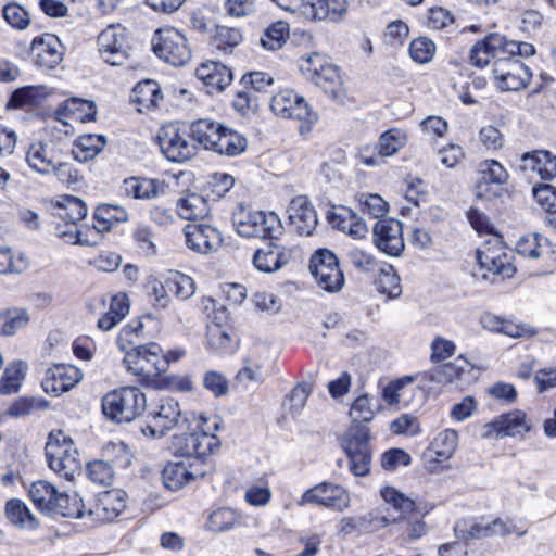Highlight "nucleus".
I'll return each mask as SVG.
<instances>
[{"label": "nucleus", "mask_w": 556, "mask_h": 556, "mask_svg": "<svg viewBox=\"0 0 556 556\" xmlns=\"http://www.w3.org/2000/svg\"><path fill=\"white\" fill-rule=\"evenodd\" d=\"M28 265V260L23 253H15L10 248H0V275L21 274Z\"/></svg>", "instance_id": "09e8293b"}, {"label": "nucleus", "mask_w": 556, "mask_h": 556, "mask_svg": "<svg viewBox=\"0 0 556 556\" xmlns=\"http://www.w3.org/2000/svg\"><path fill=\"white\" fill-rule=\"evenodd\" d=\"M405 143V132L400 129H390L380 136L378 144L374 148H362L358 159L368 167L381 166L384 164V157L395 154Z\"/></svg>", "instance_id": "dca6fc26"}, {"label": "nucleus", "mask_w": 556, "mask_h": 556, "mask_svg": "<svg viewBox=\"0 0 556 556\" xmlns=\"http://www.w3.org/2000/svg\"><path fill=\"white\" fill-rule=\"evenodd\" d=\"M262 99L260 96L254 94V90H245L237 93L233 100V108L243 116H251L256 114Z\"/></svg>", "instance_id": "e2e57ef3"}, {"label": "nucleus", "mask_w": 556, "mask_h": 556, "mask_svg": "<svg viewBox=\"0 0 556 556\" xmlns=\"http://www.w3.org/2000/svg\"><path fill=\"white\" fill-rule=\"evenodd\" d=\"M326 0H302L298 12L311 21H323L329 17Z\"/></svg>", "instance_id": "69168bd1"}, {"label": "nucleus", "mask_w": 556, "mask_h": 556, "mask_svg": "<svg viewBox=\"0 0 556 556\" xmlns=\"http://www.w3.org/2000/svg\"><path fill=\"white\" fill-rule=\"evenodd\" d=\"M53 215L75 228L74 230L60 231L59 236L74 235L75 243L88 244V241L81 238V230L77 228V223L87 215V206L79 198L68 194L60 197L55 201Z\"/></svg>", "instance_id": "a211bd4d"}, {"label": "nucleus", "mask_w": 556, "mask_h": 556, "mask_svg": "<svg viewBox=\"0 0 556 556\" xmlns=\"http://www.w3.org/2000/svg\"><path fill=\"white\" fill-rule=\"evenodd\" d=\"M149 416L151 421L141 428V432L151 438L162 437L174 428L185 429L191 419V415H184L178 401L170 396L161 397Z\"/></svg>", "instance_id": "0eeeda50"}, {"label": "nucleus", "mask_w": 556, "mask_h": 556, "mask_svg": "<svg viewBox=\"0 0 556 556\" xmlns=\"http://www.w3.org/2000/svg\"><path fill=\"white\" fill-rule=\"evenodd\" d=\"M123 363L127 371L137 376L141 382L149 383L167 370L169 358L164 356L157 343L151 342L126 351Z\"/></svg>", "instance_id": "7ed1b4c3"}, {"label": "nucleus", "mask_w": 556, "mask_h": 556, "mask_svg": "<svg viewBox=\"0 0 556 556\" xmlns=\"http://www.w3.org/2000/svg\"><path fill=\"white\" fill-rule=\"evenodd\" d=\"M520 168L536 172L542 179L551 180L556 177V156L543 150L525 153L520 159Z\"/></svg>", "instance_id": "cd10ccee"}, {"label": "nucleus", "mask_w": 556, "mask_h": 556, "mask_svg": "<svg viewBox=\"0 0 556 556\" xmlns=\"http://www.w3.org/2000/svg\"><path fill=\"white\" fill-rule=\"evenodd\" d=\"M153 52L174 66H182L191 59L187 38L175 27H163L155 30L152 37Z\"/></svg>", "instance_id": "9d476101"}, {"label": "nucleus", "mask_w": 556, "mask_h": 556, "mask_svg": "<svg viewBox=\"0 0 556 556\" xmlns=\"http://www.w3.org/2000/svg\"><path fill=\"white\" fill-rule=\"evenodd\" d=\"M106 141L100 135H83L75 142L73 154L79 162H88L102 151Z\"/></svg>", "instance_id": "79ce46f5"}, {"label": "nucleus", "mask_w": 556, "mask_h": 556, "mask_svg": "<svg viewBox=\"0 0 556 556\" xmlns=\"http://www.w3.org/2000/svg\"><path fill=\"white\" fill-rule=\"evenodd\" d=\"M204 471L191 470L185 462L168 463L162 472L163 484L170 491H178L197 477H203Z\"/></svg>", "instance_id": "7c9ffc66"}, {"label": "nucleus", "mask_w": 556, "mask_h": 556, "mask_svg": "<svg viewBox=\"0 0 556 556\" xmlns=\"http://www.w3.org/2000/svg\"><path fill=\"white\" fill-rule=\"evenodd\" d=\"M508 179V173L504 166L495 160H486L480 164L479 179L482 181L495 182L500 186Z\"/></svg>", "instance_id": "4d7b16f0"}, {"label": "nucleus", "mask_w": 556, "mask_h": 556, "mask_svg": "<svg viewBox=\"0 0 556 556\" xmlns=\"http://www.w3.org/2000/svg\"><path fill=\"white\" fill-rule=\"evenodd\" d=\"M372 241L384 254L400 256L405 248L402 223L394 218L379 219L372 228Z\"/></svg>", "instance_id": "f3484780"}, {"label": "nucleus", "mask_w": 556, "mask_h": 556, "mask_svg": "<svg viewBox=\"0 0 556 556\" xmlns=\"http://www.w3.org/2000/svg\"><path fill=\"white\" fill-rule=\"evenodd\" d=\"M161 99V88L154 80L141 81L132 90V100L141 106L140 111L156 108Z\"/></svg>", "instance_id": "c03bdc74"}, {"label": "nucleus", "mask_w": 556, "mask_h": 556, "mask_svg": "<svg viewBox=\"0 0 556 556\" xmlns=\"http://www.w3.org/2000/svg\"><path fill=\"white\" fill-rule=\"evenodd\" d=\"M29 317L25 311L11 309L0 313V334L13 336L26 327Z\"/></svg>", "instance_id": "8fccbe9b"}, {"label": "nucleus", "mask_w": 556, "mask_h": 556, "mask_svg": "<svg viewBox=\"0 0 556 556\" xmlns=\"http://www.w3.org/2000/svg\"><path fill=\"white\" fill-rule=\"evenodd\" d=\"M26 369L27 365L22 361H16L9 364L0 380V393H16L20 390L21 382L25 377Z\"/></svg>", "instance_id": "a18cd8bd"}, {"label": "nucleus", "mask_w": 556, "mask_h": 556, "mask_svg": "<svg viewBox=\"0 0 556 556\" xmlns=\"http://www.w3.org/2000/svg\"><path fill=\"white\" fill-rule=\"evenodd\" d=\"M309 270L316 283L326 292L337 293L345 283L339 260L330 250H317L311 257Z\"/></svg>", "instance_id": "f8f14e48"}, {"label": "nucleus", "mask_w": 556, "mask_h": 556, "mask_svg": "<svg viewBox=\"0 0 556 556\" xmlns=\"http://www.w3.org/2000/svg\"><path fill=\"white\" fill-rule=\"evenodd\" d=\"M49 467L60 477L73 481L80 475L81 462L73 440L63 431L50 432L46 443Z\"/></svg>", "instance_id": "20e7f679"}, {"label": "nucleus", "mask_w": 556, "mask_h": 556, "mask_svg": "<svg viewBox=\"0 0 556 556\" xmlns=\"http://www.w3.org/2000/svg\"><path fill=\"white\" fill-rule=\"evenodd\" d=\"M49 514L52 516L79 519L84 517V505L76 494L71 496L66 493L59 492Z\"/></svg>", "instance_id": "a19ab883"}, {"label": "nucleus", "mask_w": 556, "mask_h": 556, "mask_svg": "<svg viewBox=\"0 0 556 556\" xmlns=\"http://www.w3.org/2000/svg\"><path fill=\"white\" fill-rule=\"evenodd\" d=\"M471 365L463 355L455 361L434 366L429 370L417 374L416 379L425 387L443 386L462 379L463 375L472 369Z\"/></svg>", "instance_id": "aec40b11"}, {"label": "nucleus", "mask_w": 556, "mask_h": 556, "mask_svg": "<svg viewBox=\"0 0 556 556\" xmlns=\"http://www.w3.org/2000/svg\"><path fill=\"white\" fill-rule=\"evenodd\" d=\"M167 290L180 300L191 298L195 292L194 281L191 277L175 273L167 278Z\"/></svg>", "instance_id": "5fc2aeb1"}, {"label": "nucleus", "mask_w": 556, "mask_h": 556, "mask_svg": "<svg viewBox=\"0 0 556 556\" xmlns=\"http://www.w3.org/2000/svg\"><path fill=\"white\" fill-rule=\"evenodd\" d=\"M81 378L83 374L77 367L55 364L46 370L41 386L45 392L58 396L75 387Z\"/></svg>", "instance_id": "b1692460"}, {"label": "nucleus", "mask_w": 556, "mask_h": 556, "mask_svg": "<svg viewBox=\"0 0 556 556\" xmlns=\"http://www.w3.org/2000/svg\"><path fill=\"white\" fill-rule=\"evenodd\" d=\"M252 262L257 270L274 273L288 263V257L282 247L270 242L254 252Z\"/></svg>", "instance_id": "c756f323"}, {"label": "nucleus", "mask_w": 556, "mask_h": 556, "mask_svg": "<svg viewBox=\"0 0 556 556\" xmlns=\"http://www.w3.org/2000/svg\"><path fill=\"white\" fill-rule=\"evenodd\" d=\"M189 129L181 128L176 123L163 126L157 134V140L164 156L176 163L192 159L197 152V144L189 140Z\"/></svg>", "instance_id": "ddd939ff"}, {"label": "nucleus", "mask_w": 556, "mask_h": 556, "mask_svg": "<svg viewBox=\"0 0 556 556\" xmlns=\"http://www.w3.org/2000/svg\"><path fill=\"white\" fill-rule=\"evenodd\" d=\"M289 37V25L285 21H277L270 24L263 36L261 45L271 51L280 49Z\"/></svg>", "instance_id": "49530a36"}, {"label": "nucleus", "mask_w": 556, "mask_h": 556, "mask_svg": "<svg viewBox=\"0 0 556 556\" xmlns=\"http://www.w3.org/2000/svg\"><path fill=\"white\" fill-rule=\"evenodd\" d=\"M224 125L210 118H200L189 124V135L204 149L212 150Z\"/></svg>", "instance_id": "72a5a7b5"}, {"label": "nucleus", "mask_w": 556, "mask_h": 556, "mask_svg": "<svg viewBox=\"0 0 556 556\" xmlns=\"http://www.w3.org/2000/svg\"><path fill=\"white\" fill-rule=\"evenodd\" d=\"M207 345L212 351L217 353L229 352L233 349L231 337L227 330L218 325L208 328Z\"/></svg>", "instance_id": "680f3d73"}, {"label": "nucleus", "mask_w": 556, "mask_h": 556, "mask_svg": "<svg viewBox=\"0 0 556 556\" xmlns=\"http://www.w3.org/2000/svg\"><path fill=\"white\" fill-rule=\"evenodd\" d=\"M64 51L61 40L52 34L36 37L31 43L35 64L43 71L54 70L63 61Z\"/></svg>", "instance_id": "4be33fe9"}, {"label": "nucleus", "mask_w": 556, "mask_h": 556, "mask_svg": "<svg viewBox=\"0 0 556 556\" xmlns=\"http://www.w3.org/2000/svg\"><path fill=\"white\" fill-rule=\"evenodd\" d=\"M290 225L300 236H311L318 220L317 214L305 195L295 197L288 206Z\"/></svg>", "instance_id": "bb28decb"}, {"label": "nucleus", "mask_w": 556, "mask_h": 556, "mask_svg": "<svg viewBox=\"0 0 556 556\" xmlns=\"http://www.w3.org/2000/svg\"><path fill=\"white\" fill-rule=\"evenodd\" d=\"M123 190L126 195L138 200H149L165 192L164 181L150 178L130 177L124 180Z\"/></svg>", "instance_id": "2f4dec72"}, {"label": "nucleus", "mask_w": 556, "mask_h": 556, "mask_svg": "<svg viewBox=\"0 0 556 556\" xmlns=\"http://www.w3.org/2000/svg\"><path fill=\"white\" fill-rule=\"evenodd\" d=\"M454 533L460 540L470 541L493 536H507L510 534L522 536L527 533V530H520L511 521L502 518L490 520L484 517H479L457 520L454 526Z\"/></svg>", "instance_id": "423d86ee"}, {"label": "nucleus", "mask_w": 556, "mask_h": 556, "mask_svg": "<svg viewBox=\"0 0 556 556\" xmlns=\"http://www.w3.org/2000/svg\"><path fill=\"white\" fill-rule=\"evenodd\" d=\"M248 141L241 134L223 126L212 151L227 156H236L247 149Z\"/></svg>", "instance_id": "e433bc0d"}, {"label": "nucleus", "mask_w": 556, "mask_h": 556, "mask_svg": "<svg viewBox=\"0 0 556 556\" xmlns=\"http://www.w3.org/2000/svg\"><path fill=\"white\" fill-rule=\"evenodd\" d=\"M212 37V43L222 51L231 49L238 46L242 40L241 31L238 28L217 26Z\"/></svg>", "instance_id": "6e6d98bb"}, {"label": "nucleus", "mask_w": 556, "mask_h": 556, "mask_svg": "<svg viewBox=\"0 0 556 556\" xmlns=\"http://www.w3.org/2000/svg\"><path fill=\"white\" fill-rule=\"evenodd\" d=\"M434 51V43L426 37L413 40L409 46L410 56L414 61L421 64L429 62L433 58Z\"/></svg>", "instance_id": "774afa93"}, {"label": "nucleus", "mask_w": 556, "mask_h": 556, "mask_svg": "<svg viewBox=\"0 0 556 556\" xmlns=\"http://www.w3.org/2000/svg\"><path fill=\"white\" fill-rule=\"evenodd\" d=\"M530 429L531 426L526 419V414L521 410H514L486 424L482 435L492 438L496 433L497 437H523Z\"/></svg>", "instance_id": "393cba45"}, {"label": "nucleus", "mask_w": 556, "mask_h": 556, "mask_svg": "<svg viewBox=\"0 0 556 556\" xmlns=\"http://www.w3.org/2000/svg\"><path fill=\"white\" fill-rule=\"evenodd\" d=\"M195 75L211 88L210 92L222 91L232 81V72L217 62L203 63L197 68Z\"/></svg>", "instance_id": "c85d7f7f"}, {"label": "nucleus", "mask_w": 556, "mask_h": 556, "mask_svg": "<svg viewBox=\"0 0 556 556\" xmlns=\"http://www.w3.org/2000/svg\"><path fill=\"white\" fill-rule=\"evenodd\" d=\"M58 493V489L46 480L35 481L29 489V497L34 505L46 514H49Z\"/></svg>", "instance_id": "37998d69"}, {"label": "nucleus", "mask_w": 556, "mask_h": 556, "mask_svg": "<svg viewBox=\"0 0 556 556\" xmlns=\"http://www.w3.org/2000/svg\"><path fill=\"white\" fill-rule=\"evenodd\" d=\"M493 73L498 88L504 91L519 90L531 79L529 68L518 59L496 60Z\"/></svg>", "instance_id": "412c9836"}, {"label": "nucleus", "mask_w": 556, "mask_h": 556, "mask_svg": "<svg viewBox=\"0 0 556 556\" xmlns=\"http://www.w3.org/2000/svg\"><path fill=\"white\" fill-rule=\"evenodd\" d=\"M376 286L380 293L387 294L392 299L399 298L402 293L400 276L391 265L379 269Z\"/></svg>", "instance_id": "de8ad7c7"}, {"label": "nucleus", "mask_w": 556, "mask_h": 556, "mask_svg": "<svg viewBox=\"0 0 556 556\" xmlns=\"http://www.w3.org/2000/svg\"><path fill=\"white\" fill-rule=\"evenodd\" d=\"M236 381L241 384L262 383L265 379L261 363L253 358H245L243 366L238 370Z\"/></svg>", "instance_id": "bf43d9fd"}, {"label": "nucleus", "mask_w": 556, "mask_h": 556, "mask_svg": "<svg viewBox=\"0 0 556 556\" xmlns=\"http://www.w3.org/2000/svg\"><path fill=\"white\" fill-rule=\"evenodd\" d=\"M93 217L97 222L94 228L98 231H104L110 230L116 224L126 222L128 219V213L122 206L102 204L96 208Z\"/></svg>", "instance_id": "ea45409f"}, {"label": "nucleus", "mask_w": 556, "mask_h": 556, "mask_svg": "<svg viewBox=\"0 0 556 556\" xmlns=\"http://www.w3.org/2000/svg\"><path fill=\"white\" fill-rule=\"evenodd\" d=\"M380 494L384 503L393 508L397 521L417 511L416 502L392 486L382 488Z\"/></svg>", "instance_id": "4c0bfd02"}, {"label": "nucleus", "mask_w": 556, "mask_h": 556, "mask_svg": "<svg viewBox=\"0 0 556 556\" xmlns=\"http://www.w3.org/2000/svg\"><path fill=\"white\" fill-rule=\"evenodd\" d=\"M458 433L452 429H445L437 434L430 447L425 452L426 462L441 463L447 460L456 450Z\"/></svg>", "instance_id": "473e14b6"}, {"label": "nucleus", "mask_w": 556, "mask_h": 556, "mask_svg": "<svg viewBox=\"0 0 556 556\" xmlns=\"http://www.w3.org/2000/svg\"><path fill=\"white\" fill-rule=\"evenodd\" d=\"M358 203L363 213L381 218L388 212V203L377 193H362Z\"/></svg>", "instance_id": "052dcab7"}, {"label": "nucleus", "mask_w": 556, "mask_h": 556, "mask_svg": "<svg viewBox=\"0 0 556 556\" xmlns=\"http://www.w3.org/2000/svg\"><path fill=\"white\" fill-rule=\"evenodd\" d=\"M176 207L178 215L188 220L204 219L211 211L206 199L198 193H188L178 199Z\"/></svg>", "instance_id": "f704fd0d"}, {"label": "nucleus", "mask_w": 556, "mask_h": 556, "mask_svg": "<svg viewBox=\"0 0 556 556\" xmlns=\"http://www.w3.org/2000/svg\"><path fill=\"white\" fill-rule=\"evenodd\" d=\"M237 519L235 510L222 507L210 514L206 527L212 532H225L233 528Z\"/></svg>", "instance_id": "3c124183"}, {"label": "nucleus", "mask_w": 556, "mask_h": 556, "mask_svg": "<svg viewBox=\"0 0 556 556\" xmlns=\"http://www.w3.org/2000/svg\"><path fill=\"white\" fill-rule=\"evenodd\" d=\"M129 305L125 294H117L111 298L108 312H105L97 323V327L102 331H110L128 314Z\"/></svg>", "instance_id": "58836bf2"}, {"label": "nucleus", "mask_w": 556, "mask_h": 556, "mask_svg": "<svg viewBox=\"0 0 556 556\" xmlns=\"http://www.w3.org/2000/svg\"><path fill=\"white\" fill-rule=\"evenodd\" d=\"M184 235L188 249L199 254L216 252L223 242L219 230L205 223L188 224Z\"/></svg>", "instance_id": "6ab92c4d"}, {"label": "nucleus", "mask_w": 556, "mask_h": 556, "mask_svg": "<svg viewBox=\"0 0 556 556\" xmlns=\"http://www.w3.org/2000/svg\"><path fill=\"white\" fill-rule=\"evenodd\" d=\"M359 521L367 530L376 531L397 522V517L390 513L389 508L380 506L362 516Z\"/></svg>", "instance_id": "603ef678"}, {"label": "nucleus", "mask_w": 556, "mask_h": 556, "mask_svg": "<svg viewBox=\"0 0 556 556\" xmlns=\"http://www.w3.org/2000/svg\"><path fill=\"white\" fill-rule=\"evenodd\" d=\"M4 513L7 519L21 529L35 530L39 521L33 515L28 506L18 498H11L5 503Z\"/></svg>", "instance_id": "c9c22d12"}, {"label": "nucleus", "mask_w": 556, "mask_h": 556, "mask_svg": "<svg viewBox=\"0 0 556 556\" xmlns=\"http://www.w3.org/2000/svg\"><path fill=\"white\" fill-rule=\"evenodd\" d=\"M97 42L102 58L111 65H123L129 56L124 31L118 26H108L99 34Z\"/></svg>", "instance_id": "5701e85b"}, {"label": "nucleus", "mask_w": 556, "mask_h": 556, "mask_svg": "<svg viewBox=\"0 0 556 556\" xmlns=\"http://www.w3.org/2000/svg\"><path fill=\"white\" fill-rule=\"evenodd\" d=\"M301 70L316 86L330 98L339 100L343 97L342 80L338 67L319 54L312 53L303 59Z\"/></svg>", "instance_id": "6e6552de"}, {"label": "nucleus", "mask_w": 556, "mask_h": 556, "mask_svg": "<svg viewBox=\"0 0 556 556\" xmlns=\"http://www.w3.org/2000/svg\"><path fill=\"white\" fill-rule=\"evenodd\" d=\"M316 504L334 511H342L350 506L349 493L340 485L321 482L303 493L299 506Z\"/></svg>", "instance_id": "2eb2a0df"}, {"label": "nucleus", "mask_w": 556, "mask_h": 556, "mask_svg": "<svg viewBox=\"0 0 556 556\" xmlns=\"http://www.w3.org/2000/svg\"><path fill=\"white\" fill-rule=\"evenodd\" d=\"M87 476L91 481L106 485L113 481L114 472L106 462L93 460L87 465Z\"/></svg>", "instance_id": "338daca9"}, {"label": "nucleus", "mask_w": 556, "mask_h": 556, "mask_svg": "<svg viewBox=\"0 0 556 556\" xmlns=\"http://www.w3.org/2000/svg\"><path fill=\"white\" fill-rule=\"evenodd\" d=\"M216 429V422L208 425L207 418L191 414L190 424L186 425L184 429L189 432L174 437L175 452L179 456L204 462L219 447V440L212 432Z\"/></svg>", "instance_id": "f03ea898"}, {"label": "nucleus", "mask_w": 556, "mask_h": 556, "mask_svg": "<svg viewBox=\"0 0 556 556\" xmlns=\"http://www.w3.org/2000/svg\"><path fill=\"white\" fill-rule=\"evenodd\" d=\"M506 252L502 238L494 236L491 240L486 241L483 248L477 250V260L480 267L483 265H494L496 257L498 258V256Z\"/></svg>", "instance_id": "13d9d810"}, {"label": "nucleus", "mask_w": 556, "mask_h": 556, "mask_svg": "<svg viewBox=\"0 0 556 556\" xmlns=\"http://www.w3.org/2000/svg\"><path fill=\"white\" fill-rule=\"evenodd\" d=\"M43 93L42 87L26 86L16 89L8 102V108L20 109L25 106H34L38 104V100Z\"/></svg>", "instance_id": "864d4df0"}, {"label": "nucleus", "mask_w": 556, "mask_h": 556, "mask_svg": "<svg viewBox=\"0 0 556 556\" xmlns=\"http://www.w3.org/2000/svg\"><path fill=\"white\" fill-rule=\"evenodd\" d=\"M270 109L277 116L295 118L307 125L317 121L316 114L305 99L291 89H283L274 94L270 99Z\"/></svg>", "instance_id": "4468645a"}, {"label": "nucleus", "mask_w": 556, "mask_h": 556, "mask_svg": "<svg viewBox=\"0 0 556 556\" xmlns=\"http://www.w3.org/2000/svg\"><path fill=\"white\" fill-rule=\"evenodd\" d=\"M147 408L144 393L136 387L109 392L102 400L103 414L116 422H130Z\"/></svg>", "instance_id": "39448f33"}, {"label": "nucleus", "mask_w": 556, "mask_h": 556, "mask_svg": "<svg viewBox=\"0 0 556 556\" xmlns=\"http://www.w3.org/2000/svg\"><path fill=\"white\" fill-rule=\"evenodd\" d=\"M488 45L491 49H495L497 60L514 59L517 55L518 41L508 40L500 34H491L488 36Z\"/></svg>", "instance_id": "0e129e2a"}, {"label": "nucleus", "mask_w": 556, "mask_h": 556, "mask_svg": "<svg viewBox=\"0 0 556 556\" xmlns=\"http://www.w3.org/2000/svg\"><path fill=\"white\" fill-rule=\"evenodd\" d=\"M126 507V493L121 489L101 492L89 515L98 522H110L117 518Z\"/></svg>", "instance_id": "a878e982"}, {"label": "nucleus", "mask_w": 556, "mask_h": 556, "mask_svg": "<svg viewBox=\"0 0 556 556\" xmlns=\"http://www.w3.org/2000/svg\"><path fill=\"white\" fill-rule=\"evenodd\" d=\"M379 408L378 400L368 394L358 396L351 407L354 422L346 430L342 446L350 459V470L354 476L363 477L370 471L371 448L369 428L357 421H369Z\"/></svg>", "instance_id": "f257e3e1"}, {"label": "nucleus", "mask_w": 556, "mask_h": 556, "mask_svg": "<svg viewBox=\"0 0 556 556\" xmlns=\"http://www.w3.org/2000/svg\"><path fill=\"white\" fill-rule=\"evenodd\" d=\"M25 161L31 170L43 176L55 174L61 177L67 172L63 152L52 140L30 143L25 153Z\"/></svg>", "instance_id": "1a4fd4ad"}, {"label": "nucleus", "mask_w": 556, "mask_h": 556, "mask_svg": "<svg viewBox=\"0 0 556 556\" xmlns=\"http://www.w3.org/2000/svg\"><path fill=\"white\" fill-rule=\"evenodd\" d=\"M233 225L237 232L247 238L274 239L281 232L279 217L273 213L263 211H239L233 215Z\"/></svg>", "instance_id": "9b49d317"}]
</instances>
